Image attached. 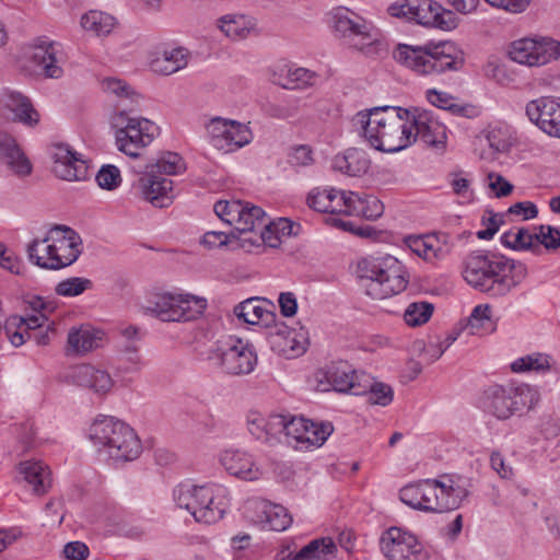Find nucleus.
<instances>
[{"mask_svg": "<svg viewBox=\"0 0 560 560\" xmlns=\"http://www.w3.org/2000/svg\"><path fill=\"white\" fill-rule=\"evenodd\" d=\"M102 85L105 92L119 98L114 118L116 147L124 154L137 159L140 155L139 151L154 140L159 128L147 118L129 116V113L136 110L141 96L125 81L106 78Z\"/></svg>", "mask_w": 560, "mask_h": 560, "instance_id": "nucleus-1", "label": "nucleus"}, {"mask_svg": "<svg viewBox=\"0 0 560 560\" xmlns=\"http://www.w3.org/2000/svg\"><path fill=\"white\" fill-rule=\"evenodd\" d=\"M462 273L475 290L491 298H501L525 280L527 268L523 262L503 255L477 250L464 259Z\"/></svg>", "mask_w": 560, "mask_h": 560, "instance_id": "nucleus-2", "label": "nucleus"}, {"mask_svg": "<svg viewBox=\"0 0 560 560\" xmlns=\"http://www.w3.org/2000/svg\"><path fill=\"white\" fill-rule=\"evenodd\" d=\"M408 115V109L401 107H373L359 112L352 124L372 148L394 153L412 143L411 127L407 125Z\"/></svg>", "mask_w": 560, "mask_h": 560, "instance_id": "nucleus-3", "label": "nucleus"}, {"mask_svg": "<svg viewBox=\"0 0 560 560\" xmlns=\"http://www.w3.org/2000/svg\"><path fill=\"white\" fill-rule=\"evenodd\" d=\"M88 436L98 455L116 465L132 462L142 453L136 431L112 416L98 415L90 424Z\"/></svg>", "mask_w": 560, "mask_h": 560, "instance_id": "nucleus-4", "label": "nucleus"}, {"mask_svg": "<svg viewBox=\"0 0 560 560\" xmlns=\"http://www.w3.org/2000/svg\"><path fill=\"white\" fill-rule=\"evenodd\" d=\"M82 253V240L70 226L56 224L43 238L26 246L28 260L42 269L60 270L72 265Z\"/></svg>", "mask_w": 560, "mask_h": 560, "instance_id": "nucleus-5", "label": "nucleus"}, {"mask_svg": "<svg viewBox=\"0 0 560 560\" xmlns=\"http://www.w3.org/2000/svg\"><path fill=\"white\" fill-rule=\"evenodd\" d=\"M357 273L363 282L365 293L375 300L399 294L409 283L406 267L390 255L359 260Z\"/></svg>", "mask_w": 560, "mask_h": 560, "instance_id": "nucleus-6", "label": "nucleus"}, {"mask_svg": "<svg viewBox=\"0 0 560 560\" xmlns=\"http://www.w3.org/2000/svg\"><path fill=\"white\" fill-rule=\"evenodd\" d=\"M334 31L345 43L365 56H380L387 45L372 22L355 12L340 7L330 14Z\"/></svg>", "mask_w": 560, "mask_h": 560, "instance_id": "nucleus-7", "label": "nucleus"}, {"mask_svg": "<svg viewBox=\"0 0 560 560\" xmlns=\"http://www.w3.org/2000/svg\"><path fill=\"white\" fill-rule=\"evenodd\" d=\"M224 490L215 485L196 486L180 483L174 489V501L187 510L199 523L213 524L220 521L226 510Z\"/></svg>", "mask_w": 560, "mask_h": 560, "instance_id": "nucleus-8", "label": "nucleus"}, {"mask_svg": "<svg viewBox=\"0 0 560 560\" xmlns=\"http://www.w3.org/2000/svg\"><path fill=\"white\" fill-rule=\"evenodd\" d=\"M539 399V393L528 384L493 385L485 392L486 409L500 420L533 409Z\"/></svg>", "mask_w": 560, "mask_h": 560, "instance_id": "nucleus-9", "label": "nucleus"}, {"mask_svg": "<svg viewBox=\"0 0 560 560\" xmlns=\"http://www.w3.org/2000/svg\"><path fill=\"white\" fill-rule=\"evenodd\" d=\"M208 359L223 373L232 376L250 374L257 365L253 346L234 336L218 340L210 349Z\"/></svg>", "mask_w": 560, "mask_h": 560, "instance_id": "nucleus-10", "label": "nucleus"}, {"mask_svg": "<svg viewBox=\"0 0 560 560\" xmlns=\"http://www.w3.org/2000/svg\"><path fill=\"white\" fill-rule=\"evenodd\" d=\"M144 308L162 322H190L203 314L207 300L192 294L163 292L153 294Z\"/></svg>", "mask_w": 560, "mask_h": 560, "instance_id": "nucleus-11", "label": "nucleus"}, {"mask_svg": "<svg viewBox=\"0 0 560 560\" xmlns=\"http://www.w3.org/2000/svg\"><path fill=\"white\" fill-rule=\"evenodd\" d=\"M387 12L394 18H405L442 31H452L458 25L457 16L433 0L397 1L388 7Z\"/></svg>", "mask_w": 560, "mask_h": 560, "instance_id": "nucleus-12", "label": "nucleus"}, {"mask_svg": "<svg viewBox=\"0 0 560 560\" xmlns=\"http://www.w3.org/2000/svg\"><path fill=\"white\" fill-rule=\"evenodd\" d=\"M466 495L467 490L450 477L441 480H424L422 481V511L443 513L456 510Z\"/></svg>", "mask_w": 560, "mask_h": 560, "instance_id": "nucleus-13", "label": "nucleus"}, {"mask_svg": "<svg viewBox=\"0 0 560 560\" xmlns=\"http://www.w3.org/2000/svg\"><path fill=\"white\" fill-rule=\"evenodd\" d=\"M381 550L388 560H428L429 553L415 535L400 527H390L380 539Z\"/></svg>", "mask_w": 560, "mask_h": 560, "instance_id": "nucleus-14", "label": "nucleus"}, {"mask_svg": "<svg viewBox=\"0 0 560 560\" xmlns=\"http://www.w3.org/2000/svg\"><path fill=\"white\" fill-rule=\"evenodd\" d=\"M27 57L39 74L48 79L63 75L61 44L46 36L36 37L28 47Z\"/></svg>", "mask_w": 560, "mask_h": 560, "instance_id": "nucleus-15", "label": "nucleus"}, {"mask_svg": "<svg viewBox=\"0 0 560 560\" xmlns=\"http://www.w3.org/2000/svg\"><path fill=\"white\" fill-rule=\"evenodd\" d=\"M211 144L218 150L233 151L252 141V132L242 122L221 117L212 118L207 125Z\"/></svg>", "mask_w": 560, "mask_h": 560, "instance_id": "nucleus-16", "label": "nucleus"}, {"mask_svg": "<svg viewBox=\"0 0 560 560\" xmlns=\"http://www.w3.org/2000/svg\"><path fill=\"white\" fill-rule=\"evenodd\" d=\"M407 125L411 127L412 143L420 139L431 147L444 145L447 139L446 127L433 112L419 107L408 109Z\"/></svg>", "mask_w": 560, "mask_h": 560, "instance_id": "nucleus-17", "label": "nucleus"}, {"mask_svg": "<svg viewBox=\"0 0 560 560\" xmlns=\"http://www.w3.org/2000/svg\"><path fill=\"white\" fill-rule=\"evenodd\" d=\"M526 115L546 135L560 139V98L541 96L526 105Z\"/></svg>", "mask_w": 560, "mask_h": 560, "instance_id": "nucleus-18", "label": "nucleus"}, {"mask_svg": "<svg viewBox=\"0 0 560 560\" xmlns=\"http://www.w3.org/2000/svg\"><path fill=\"white\" fill-rule=\"evenodd\" d=\"M246 517L262 528L282 532L292 523L287 509L267 500H252L245 508Z\"/></svg>", "mask_w": 560, "mask_h": 560, "instance_id": "nucleus-19", "label": "nucleus"}, {"mask_svg": "<svg viewBox=\"0 0 560 560\" xmlns=\"http://www.w3.org/2000/svg\"><path fill=\"white\" fill-rule=\"evenodd\" d=\"M51 159L54 174L68 182H80L89 177V165L81 154L71 150L67 144L54 145Z\"/></svg>", "mask_w": 560, "mask_h": 560, "instance_id": "nucleus-20", "label": "nucleus"}, {"mask_svg": "<svg viewBox=\"0 0 560 560\" xmlns=\"http://www.w3.org/2000/svg\"><path fill=\"white\" fill-rule=\"evenodd\" d=\"M289 415H269L265 417L258 411H249L246 423L250 434L269 445L283 443Z\"/></svg>", "mask_w": 560, "mask_h": 560, "instance_id": "nucleus-21", "label": "nucleus"}, {"mask_svg": "<svg viewBox=\"0 0 560 560\" xmlns=\"http://www.w3.org/2000/svg\"><path fill=\"white\" fill-rule=\"evenodd\" d=\"M66 378L69 383L88 388L98 396H106L115 385V381L106 370L89 363L72 366Z\"/></svg>", "mask_w": 560, "mask_h": 560, "instance_id": "nucleus-22", "label": "nucleus"}, {"mask_svg": "<svg viewBox=\"0 0 560 560\" xmlns=\"http://www.w3.org/2000/svg\"><path fill=\"white\" fill-rule=\"evenodd\" d=\"M406 244L412 253L429 262L446 258L454 247L451 235L442 232L409 236L406 238Z\"/></svg>", "mask_w": 560, "mask_h": 560, "instance_id": "nucleus-23", "label": "nucleus"}, {"mask_svg": "<svg viewBox=\"0 0 560 560\" xmlns=\"http://www.w3.org/2000/svg\"><path fill=\"white\" fill-rule=\"evenodd\" d=\"M393 58L418 75H432L429 42L423 45L398 44L393 50Z\"/></svg>", "mask_w": 560, "mask_h": 560, "instance_id": "nucleus-24", "label": "nucleus"}, {"mask_svg": "<svg viewBox=\"0 0 560 560\" xmlns=\"http://www.w3.org/2000/svg\"><path fill=\"white\" fill-rule=\"evenodd\" d=\"M138 187L142 198L159 208L168 206L174 198L173 180L152 171L145 170L138 179Z\"/></svg>", "mask_w": 560, "mask_h": 560, "instance_id": "nucleus-25", "label": "nucleus"}, {"mask_svg": "<svg viewBox=\"0 0 560 560\" xmlns=\"http://www.w3.org/2000/svg\"><path fill=\"white\" fill-rule=\"evenodd\" d=\"M431 74H441L446 71H458L464 66L463 51L450 40L439 43L429 42Z\"/></svg>", "mask_w": 560, "mask_h": 560, "instance_id": "nucleus-26", "label": "nucleus"}, {"mask_svg": "<svg viewBox=\"0 0 560 560\" xmlns=\"http://www.w3.org/2000/svg\"><path fill=\"white\" fill-rule=\"evenodd\" d=\"M0 102L2 107L11 113L13 121L32 128L38 125L40 115L27 96L18 91L5 89Z\"/></svg>", "mask_w": 560, "mask_h": 560, "instance_id": "nucleus-27", "label": "nucleus"}, {"mask_svg": "<svg viewBox=\"0 0 560 560\" xmlns=\"http://www.w3.org/2000/svg\"><path fill=\"white\" fill-rule=\"evenodd\" d=\"M221 464L226 471L240 479L255 481L261 478L262 469L253 456L238 450H226L221 455Z\"/></svg>", "mask_w": 560, "mask_h": 560, "instance_id": "nucleus-28", "label": "nucleus"}, {"mask_svg": "<svg viewBox=\"0 0 560 560\" xmlns=\"http://www.w3.org/2000/svg\"><path fill=\"white\" fill-rule=\"evenodd\" d=\"M272 308H275V305L267 300L250 298L234 307V315L245 324L257 325L264 323L268 325L275 317Z\"/></svg>", "mask_w": 560, "mask_h": 560, "instance_id": "nucleus-29", "label": "nucleus"}, {"mask_svg": "<svg viewBox=\"0 0 560 560\" xmlns=\"http://www.w3.org/2000/svg\"><path fill=\"white\" fill-rule=\"evenodd\" d=\"M325 377L331 388L340 393L357 395V387L362 385L361 372L352 370L346 362L331 364L327 369Z\"/></svg>", "mask_w": 560, "mask_h": 560, "instance_id": "nucleus-30", "label": "nucleus"}, {"mask_svg": "<svg viewBox=\"0 0 560 560\" xmlns=\"http://www.w3.org/2000/svg\"><path fill=\"white\" fill-rule=\"evenodd\" d=\"M0 161L9 166L18 176L32 173V164L19 148L15 139L9 135H0Z\"/></svg>", "mask_w": 560, "mask_h": 560, "instance_id": "nucleus-31", "label": "nucleus"}, {"mask_svg": "<svg viewBox=\"0 0 560 560\" xmlns=\"http://www.w3.org/2000/svg\"><path fill=\"white\" fill-rule=\"evenodd\" d=\"M285 549L281 550L278 557H281L282 560L285 558L288 560H330L336 556L337 546L332 538L320 537L311 540L294 555L288 552V556H285Z\"/></svg>", "mask_w": 560, "mask_h": 560, "instance_id": "nucleus-32", "label": "nucleus"}, {"mask_svg": "<svg viewBox=\"0 0 560 560\" xmlns=\"http://www.w3.org/2000/svg\"><path fill=\"white\" fill-rule=\"evenodd\" d=\"M19 474L37 495L45 494L51 487L49 467L40 460H25L18 466Z\"/></svg>", "mask_w": 560, "mask_h": 560, "instance_id": "nucleus-33", "label": "nucleus"}, {"mask_svg": "<svg viewBox=\"0 0 560 560\" xmlns=\"http://www.w3.org/2000/svg\"><path fill=\"white\" fill-rule=\"evenodd\" d=\"M101 331L90 326L72 327L68 332L67 352L83 355L100 347Z\"/></svg>", "mask_w": 560, "mask_h": 560, "instance_id": "nucleus-34", "label": "nucleus"}, {"mask_svg": "<svg viewBox=\"0 0 560 560\" xmlns=\"http://www.w3.org/2000/svg\"><path fill=\"white\" fill-rule=\"evenodd\" d=\"M511 59L517 63L529 67L547 63L540 40L523 38L514 42L509 50Z\"/></svg>", "mask_w": 560, "mask_h": 560, "instance_id": "nucleus-35", "label": "nucleus"}, {"mask_svg": "<svg viewBox=\"0 0 560 560\" xmlns=\"http://www.w3.org/2000/svg\"><path fill=\"white\" fill-rule=\"evenodd\" d=\"M370 160L366 153L360 149H349L343 154H338L332 159L331 166L348 176H361L368 173Z\"/></svg>", "mask_w": 560, "mask_h": 560, "instance_id": "nucleus-36", "label": "nucleus"}, {"mask_svg": "<svg viewBox=\"0 0 560 560\" xmlns=\"http://www.w3.org/2000/svg\"><path fill=\"white\" fill-rule=\"evenodd\" d=\"M217 27L231 40L246 39L255 28L252 18L244 14H225L217 20Z\"/></svg>", "mask_w": 560, "mask_h": 560, "instance_id": "nucleus-37", "label": "nucleus"}, {"mask_svg": "<svg viewBox=\"0 0 560 560\" xmlns=\"http://www.w3.org/2000/svg\"><path fill=\"white\" fill-rule=\"evenodd\" d=\"M362 385L357 387V396L365 395L371 405L388 406L394 398L393 388L382 382H376L371 375L361 372Z\"/></svg>", "mask_w": 560, "mask_h": 560, "instance_id": "nucleus-38", "label": "nucleus"}, {"mask_svg": "<svg viewBox=\"0 0 560 560\" xmlns=\"http://www.w3.org/2000/svg\"><path fill=\"white\" fill-rule=\"evenodd\" d=\"M189 54L185 48H172L164 50L161 56L151 61L154 72L162 75H171L188 65Z\"/></svg>", "mask_w": 560, "mask_h": 560, "instance_id": "nucleus-39", "label": "nucleus"}, {"mask_svg": "<svg viewBox=\"0 0 560 560\" xmlns=\"http://www.w3.org/2000/svg\"><path fill=\"white\" fill-rule=\"evenodd\" d=\"M299 225H295L287 218H280L277 221H266L260 231L259 238L265 245L277 248L283 237H289L298 233Z\"/></svg>", "mask_w": 560, "mask_h": 560, "instance_id": "nucleus-40", "label": "nucleus"}, {"mask_svg": "<svg viewBox=\"0 0 560 560\" xmlns=\"http://www.w3.org/2000/svg\"><path fill=\"white\" fill-rule=\"evenodd\" d=\"M349 202L352 205L351 215L354 217L375 221L384 213L383 202L373 195L353 192Z\"/></svg>", "mask_w": 560, "mask_h": 560, "instance_id": "nucleus-41", "label": "nucleus"}, {"mask_svg": "<svg viewBox=\"0 0 560 560\" xmlns=\"http://www.w3.org/2000/svg\"><path fill=\"white\" fill-rule=\"evenodd\" d=\"M511 369L516 373L528 371H552L556 374H560V368L557 365L556 361L550 355L539 352L516 359L514 362H512Z\"/></svg>", "mask_w": 560, "mask_h": 560, "instance_id": "nucleus-42", "label": "nucleus"}, {"mask_svg": "<svg viewBox=\"0 0 560 560\" xmlns=\"http://www.w3.org/2000/svg\"><path fill=\"white\" fill-rule=\"evenodd\" d=\"M116 25L113 15L98 10H91L82 15L81 26L95 36H107Z\"/></svg>", "mask_w": 560, "mask_h": 560, "instance_id": "nucleus-43", "label": "nucleus"}, {"mask_svg": "<svg viewBox=\"0 0 560 560\" xmlns=\"http://www.w3.org/2000/svg\"><path fill=\"white\" fill-rule=\"evenodd\" d=\"M244 209L235 220L234 229L240 233L262 230L267 221L265 211L249 202H243Z\"/></svg>", "mask_w": 560, "mask_h": 560, "instance_id": "nucleus-44", "label": "nucleus"}, {"mask_svg": "<svg viewBox=\"0 0 560 560\" xmlns=\"http://www.w3.org/2000/svg\"><path fill=\"white\" fill-rule=\"evenodd\" d=\"M285 77L273 79V82L287 90H303L315 84L318 75L306 68L288 67Z\"/></svg>", "mask_w": 560, "mask_h": 560, "instance_id": "nucleus-45", "label": "nucleus"}, {"mask_svg": "<svg viewBox=\"0 0 560 560\" xmlns=\"http://www.w3.org/2000/svg\"><path fill=\"white\" fill-rule=\"evenodd\" d=\"M334 432L330 422H313L307 419L305 432H303L302 444H298V450L307 451L312 447L322 446Z\"/></svg>", "mask_w": 560, "mask_h": 560, "instance_id": "nucleus-46", "label": "nucleus"}, {"mask_svg": "<svg viewBox=\"0 0 560 560\" xmlns=\"http://www.w3.org/2000/svg\"><path fill=\"white\" fill-rule=\"evenodd\" d=\"M145 170L152 171L156 175H178L185 172L186 164L183 158L175 152H164L155 161V163L147 165Z\"/></svg>", "mask_w": 560, "mask_h": 560, "instance_id": "nucleus-47", "label": "nucleus"}, {"mask_svg": "<svg viewBox=\"0 0 560 560\" xmlns=\"http://www.w3.org/2000/svg\"><path fill=\"white\" fill-rule=\"evenodd\" d=\"M536 238V233H530L525 228H517L504 232L501 235V243L503 246L515 250H535L537 249Z\"/></svg>", "mask_w": 560, "mask_h": 560, "instance_id": "nucleus-48", "label": "nucleus"}, {"mask_svg": "<svg viewBox=\"0 0 560 560\" xmlns=\"http://www.w3.org/2000/svg\"><path fill=\"white\" fill-rule=\"evenodd\" d=\"M425 95L433 106L448 110L452 114L465 116L468 110L467 106L455 103V97L446 92L430 89Z\"/></svg>", "mask_w": 560, "mask_h": 560, "instance_id": "nucleus-49", "label": "nucleus"}, {"mask_svg": "<svg viewBox=\"0 0 560 560\" xmlns=\"http://www.w3.org/2000/svg\"><path fill=\"white\" fill-rule=\"evenodd\" d=\"M491 310L487 304L477 305L468 317L467 327L471 334H483L493 330Z\"/></svg>", "mask_w": 560, "mask_h": 560, "instance_id": "nucleus-50", "label": "nucleus"}, {"mask_svg": "<svg viewBox=\"0 0 560 560\" xmlns=\"http://www.w3.org/2000/svg\"><path fill=\"white\" fill-rule=\"evenodd\" d=\"M93 288L92 280L83 277H71L60 281L56 288L55 292L59 296L65 298H73L81 295L88 290Z\"/></svg>", "mask_w": 560, "mask_h": 560, "instance_id": "nucleus-51", "label": "nucleus"}, {"mask_svg": "<svg viewBox=\"0 0 560 560\" xmlns=\"http://www.w3.org/2000/svg\"><path fill=\"white\" fill-rule=\"evenodd\" d=\"M433 304L419 301L408 305L405 311L404 318L407 325L416 327L425 324L432 316Z\"/></svg>", "mask_w": 560, "mask_h": 560, "instance_id": "nucleus-52", "label": "nucleus"}, {"mask_svg": "<svg viewBox=\"0 0 560 560\" xmlns=\"http://www.w3.org/2000/svg\"><path fill=\"white\" fill-rule=\"evenodd\" d=\"M486 138L490 148L500 153L508 152L513 143L511 132L505 126L491 127Z\"/></svg>", "mask_w": 560, "mask_h": 560, "instance_id": "nucleus-53", "label": "nucleus"}, {"mask_svg": "<svg viewBox=\"0 0 560 560\" xmlns=\"http://www.w3.org/2000/svg\"><path fill=\"white\" fill-rule=\"evenodd\" d=\"M243 202L241 200H219L214 203L213 210L223 222L234 226L235 220L244 209Z\"/></svg>", "mask_w": 560, "mask_h": 560, "instance_id": "nucleus-54", "label": "nucleus"}, {"mask_svg": "<svg viewBox=\"0 0 560 560\" xmlns=\"http://www.w3.org/2000/svg\"><path fill=\"white\" fill-rule=\"evenodd\" d=\"M305 425H307V419L289 415L283 443L298 450V444H302Z\"/></svg>", "mask_w": 560, "mask_h": 560, "instance_id": "nucleus-55", "label": "nucleus"}, {"mask_svg": "<svg viewBox=\"0 0 560 560\" xmlns=\"http://www.w3.org/2000/svg\"><path fill=\"white\" fill-rule=\"evenodd\" d=\"M334 196L335 188L332 187L314 188L307 196V205L318 212H328Z\"/></svg>", "mask_w": 560, "mask_h": 560, "instance_id": "nucleus-56", "label": "nucleus"}, {"mask_svg": "<svg viewBox=\"0 0 560 560\" xmlns=\"http://www.w3.org/2000/svg\"><path fill=\"white\" fill-rule=\"evenodd\" d=\"M95 179L102 189L113 190L121 182L120 171L112 164L103 165L97 172Z\"/></svg>", "mask_w": 560, "mask_h": 560, "instance_id": "nucleus-57", "label": "nucleus"}, {"mask_svg": "<svg viewBox=\"0 0 560 560\" xmlns=\"http://www.w3.org/2000/svg\"><path fill=\"white\" fill-rule=\"evenodd\" d=\"M537 249L539 245L548 250H556L560 248V231L551 225H540L536 232Z\"/></svg>", "mask_w": 560, "mask_h": 560, "instance_id": "nucleus-58", "label": "nucleus"}, {"mask_svg": "<svg viewBox=\"0 0 560 560\" xmlns=\"http://www.w3.org/2000/svg\"><path fill=\"white\" fill-rule=\"evenodd\" d=\"M399 498L406 505L422 511V481L401 488Z\"/></svg>", "mask_w": 560, "mask_h": 560, "instance_id": "nucleus-59", "label": "nucleus"}, {"mask_svg": "<svg viewBox=\"0 0 560 560\" xmlns=\"http://www.w3.org/2000/svg\"><path fill=\"white\" fill-rule=\"evenodd\" d=\"M288 162L294 167L310 166L314 162L313 151L305 144L293 147L288 155Z\"/></svg>", "mask_w": 560, "mask_h": 560, "instance_id": "nucleus-60", "label": "nucleus"}, {"mask_svg": "<svg viewBox=\"0 0 560 560\" xmlns=\"http://www.w3.org/2000/svg\"><path fill=\"white\" fill-rule=\"evenodd\" d=\"M353 191L338 190L335 188V196L331 199V208L327 213H338L351 215L352 205L349 202L352 199Z\"/></svg>", "mask_w": 560, "mask_h": 560, "instance_id": "nucleus-61", "label": "nucleus"}, {"mask_svg": "<svg viewBox=\"0 0 560 560\" xmlns=\"http://www.w3.org/2000/svg\"><path fill=\"white\" fill-rule=\"evenodd\" d=\"M48 322V318L43 313H37L35 315H31L27 317L12 316L11 324H20L22 328L24 327L25 332L35 331L44 327V325Z\"/></svg>", "mask_w": 560, "mask_h": 560, "instance_id": "nucleus-62", "label": "nucleus"}, {"mask_svg": "<svg viewBox=\"0 0 560 560\" xmlns=\"http://www.w3.org/2000/svg\"><path fill=\"white\" fill-rule=\"evenodd\" d=\"M489 188L494 192L497 198H502L510 195L513 190V185L510 184L502 175L490 173L488 175Z\"/></svg>", "mask_w": 560, "mask_h": 560, "instance_id": "nucleus-63", "label": "nucleus"}, {"mask_svg": "<svg viewBox=\"0 0 560 560\" xmlns=\"http://www.w3.org/2000/svg\"><path fill=\"white\" fill-rule=\"evenodd\" d=\"M539 427L540 432L546 439H553L560 435V418L553 415L542 416Z\"/></svg>", "mask_w": 560, "mask_h": 560, "instance_id": "nucleus-64", "label": "nucleus"}]
</instances>
